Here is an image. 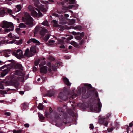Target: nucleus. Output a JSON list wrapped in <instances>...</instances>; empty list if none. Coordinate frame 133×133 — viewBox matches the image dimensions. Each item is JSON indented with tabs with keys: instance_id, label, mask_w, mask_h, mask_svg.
Wrapping results in <instances>:
<instances>
[{
	"instance_id": "obj_1",
	"label": "nucleus",
	"mask_w": 133,
	"mask_h": 133,
	"mask_svg": "<svg viewBox=\"0 0 133 133\" xmlns=\"http://www.w3.org/2000/svg\"><path fill=\"white\" fill-rule=\"evenodd\" d=\"M16 67L19 69L16 70L14 74V76L16 78L10 77L8 78L9 80L6 81V85H14L16 88H18L19 86V84L17 82L18 80L21 82H23L24 80V73L22 70L23 68L22 65L19 63H17Z\"/></svg>"
},
{
	"instance_id": "obj_2",
	"label": "nucleus",
	"mask_w": 133,
	"mask_h": 133,
	"mask_svg": "<svg viewBox=\"0 0 133 133\" xmlns=\"http://www.w3.org/2000/svg\"><path fill=\"white\" fill-rule=\"evenodd\" d=\"M86 88H88L89 89L92 88V87L91 84H82L79 87L77 88V94L73 95L70 97V98L74 99L77 95H79L81 93V89H82V93L83 95L86 92Z\"/></svg>"
},
{
	"instance_id": "obj_3",
	"label": "nucleus",
	"mask_w": 133,
	"mask_h": 133,
	"mask_svg": "<svg viewBox=\"0 0 133 133\" xmlns=\"http://www.w3.org/2000/svg\"><path fill=\"white\" fill-rule=\"evenodd\" d=\"M24 16L22 17V20L23 21H26L25 24L26 26L30 28L33 25L34 20L32 17H31L29 14L26 12L24 14Z\"/></svg>"
},
{
	"instance_id": "obj_4",
	"label": "nucleus",
	"mask_w": 133,
	"mask_h": 133,
	"mask_svg": "<svg viewBox=\"0 0 133 133\" xmlns=\"http://www.w3.org/2000/svg\"><path fill=\"white\" fill-rule=\"evenodd\" d=\"M66 106L65 105L62 108H58V110L60 113L56 114L55 117L57 119H61L62 120L66 118L67 115L66 113L64 112V110L66 109Z\"/></svg>"
},
{
	"instance_id": "obj_5",
	"label": "nucleus",
	"mask_w": 133,
	"mask_h": 133,
	"mask_svg": "<svg viewBox=\"0 0 133 133\" xmlns=\"http://www.w3.org/2000/svg\"><path fill=\"white\" fill-rule=\"evenodd\" d=\"M2 27L6 28L5 29L6 32H8L14 30V26L13 24L5 21H3Z\"/></svg>"
},
{
	"instance_id": "obj_6",
	"label": "nucleus",
	"mask_w": 133,
	"mask_h": 133,
	"mask_svg": "<svg viewBox=\"0 0 133 133\" xmlns=\"http://www.w3.org/2000/svg\"><path fill=\"white\" fill-rule=\"evenodd\" d=\"M2 71L1 74V76L3 77L6 75L11 68L10 65H5L1 67Z\"/></svg>"
},
{
	"instance_id": "obj_7",
	"label": "nucleus",
	"mask_w": 133,
	"mask_h": 133,
	"mask_svg": "<svg viewBox=\"0 0 133 133\" xmlns=\"http://www.w3.org/2000/svg\"><path fill=\"white\" fill-rule=\"evenodd\" d=\"M11 53L18 59H20L23 57V52L20 49H18L16 52H12Z\"/></svg>"
},
{
	"instance_id": "obj_8",
	"label": "nucleus",
	"mask_w": 133,
	"mask_h": 133,
	"mask_svg": "<svg viewBox=\"0 0 133 133\" xmlns=\"http://www.w3.org/2000/svg\"><path fill=\"white\" fill-rule=\"evenodd\" d=\"M109 121V120L105 118V117H102L99 118V123L100 124H102L105 126H107L108 124Z\"/></svg>"
},
{
	"instance_id": "obj_9",
	"label": "nucleus",
	"mask_w": 133,
	"mask_h": 133,
	"mask_svg": "<svg viewBox=\"0 0 133 133\" xmlns=\"http://www.w3.org/2000/svg\"><path fill=\"white\" fill-rule=\"evenodd\" d=\"M74 5H69L67 6L66 7L62 8L61 10H58L57 11L58 13L61 14L65 12L66 11V9L67 8L71 9L73 8Z\"/></svg>"
},
{
	"instance_id": "obj_10",
	"label": "nucleus",
	"mask_w": 133,
	"mask_h": 133,
	"mask_svg": "<svg viewBox=\"0 0 133 133\" xmlns=\"http://www.w3.org/2000/svg\"><path fill=\"white\" fill-rule=\"evenodd\" d=\"M98 107L96 108H94V110L96 112H99L101 111V109L102 107V104L98 99V102H97Z\"/></svg>"
},
{
	"instance_id": "obj_11",
	"label": "nucleus",
	"mask_w": 133,
	"mask_h": 133,
	"mask_svg": "<svg viewBox=\"0 0 133 133\" xmlns=\"http://www.w3.org/2000/svg\"><path fill=\"white\" fill-rule=\"evenodd\" d=\"M24 55L25 56L27 57H30L34 55L33 53L30 51L29 49L27 48L25 50L24 53Z\"/></svg>"
},
{
	"instance_id": "obj_12",
	"label": "nucleus",
	"mask_w": 133,
	"mask_h": 133,
	"mask_svg": "<svg viewBox=\"0 0 133 133\" xmlns=\"http://www.w3.org/2000/svg\"><path fill=\"white\" fill-rule=\"evenodd\" d=\"M32 42L35 43L38 45H39L40 44V42L38 41L34 38H31L30 39L27 41V43L28 44H29Z\"/></svg>"
},
{
	"instance_id": "obj_13",
	"label": "nucleus",
	"mask_w": 133,
	"mask_h": 133,
	"mask_svg": "<svg viewBox=\"0 0 133 133\" xmlns=\"http://www.w3.org/2000/svg\"><path fill=\"white\" fill-rule=\"evenodd\" d=\"M48 32V30L44 27H41L40 34L42 36H44Z\"/></svg>"
},
{
	"instance_id": "obj_14",
	"label": "nucleus",
	"mask_w": 133,
	"mask_h": 133,
	"mask_svg": "<svg viewBox=\"0 0 133 133\" xmlns=\"http://www.w3.org/2000/svg\"><path fill=\"white\" fill-rule=\"evenodd\" d=\"M59 97L60 99L63 100H65L68 98L67 96L65 95H64L63 92H61L59 93Z\"/></svg>"
},
{
	"instance_id": "obj_15",
	"label": "nucleus",
	"mask_w": 133,
	"mask_h": 133,
	"mask_svg": "<svg viewBox=\"0 0 133 133\" xmlns=\"http://www.w3.org/2000/svg\"><path fill=\"white\" fill-rule=\"evenodd\" d=\"M40 71L41 73L45 74L47 72V67L46 66L40 67Z\"/></svg>"
},
{
	"instance_id": "obj_16",
	"label": "nucleus",
	"mask_w": 133,
	"mask_h": 133,
	"mask_svg": "<svg viewBox=\"0 0 133 133\" xmlns=\"http://www.w3.org/2000/svg\"><path fill=\"white\" fill-rule=\"evenodd\" d=\"M47 65L51 69H52L54 71H56V68L55 65H51V63L50 62L48 63H47Z\"/></svg>"
},
{
	"instance_id": "obj_17",
	"label": "nucleus",
	"mask_w": 133,
	"mask_h": 133,
	"mask_svg": "<svg viewBox=\"0 0 133 133\" xmlns=\"http://www.w3.org/2000/svg\"><path fill=\"white\" fill-rule=\"evenodd\" d=\"M28 107V105L27 103H24L22 104L21 109L23 111L24 110L26 109Z\"/></svg>"
},
{
	"instance_id": "obj_18",
	"label": "nucleus",
	"mask_w": 133,
	"mask_h": 133,
	"mask_svg": "<svg viewBox=\"0 0 133 133\" xmlns=\"http://www.w3.org/2000/svg\"><path fill=\"white\" fill-rule=\"evenodd\" d=\"M16 8L14 10L15 12H17L20 11L22 8L21 5L20 4L17 5H16Z\"/></svg>"
},
{
	"instance_id": "obj_19",
	"label": "nucleus",
	"mask_w": 133,
	"mask_h": 133,
	"mask_svg": "<svg viewBox=\"0 0 133 133\" xmlns=\"http://www.w3.org/2000/svg\"><path fill=\"white\" fill-rule=\"evenodd\" d=\"M63 80L64 83L68 86H70L71 84V83L69 82L68 79L66 78H63Z\"/></svg>"
},
{
	"instance_id": "obj_20",
	"label": "nucleus",
	"mask_w": 133,
	"mask_h": 133,
	"mask_svg": "<svg viewBox=\"0 0 133 133\" xmlns=\"http://www.w3.org/2000/svg\"><path fill=\"white\" fill-rule=\"evenodd\" d=\"M8 36L9 37L11 38H14L16 39H19V37L18 36H16L15 35H14V34H12L11 33H10L8 35Z\"/></svg>"
},
{
	"instance_id": "obj_21",
	"label": "nucleus",
	"mask_w": 133,
	"mask_h": 133,
	"mask_svg": "<svg viewBox=\"0 0 133 133\" xmlns=\"http://www.w3.org/2000/svg\"><path fill=\"white\" fill-rule=\"evenodd\" d=\"M37 49V48L35 46H32L30 48V52L33 53H35L36 52V50Z\"/></svg>"
},
{
	"instance_id": "obj_22",
	"label": "nucleus",
	"mask_w": 133,
	"mask_h": 133,
	"mask_svg": "<svg viewBox=\"0 0 133 133\" xmlns=\"http://www.w3.org/2000/svg\"><path fill=\"white\" fill-rule=\"evenodd\" d=\"M70 44L76 47H79V45L78 44L74 41H72L70 42Z\"/></svg>"
},
{
	"instance_id": "obj_23",
	"label": "nucleus",
	"mask_w": 133,
	"mask_h": 133,
	"mask_svg": "<svg viewBox=\"0 0 133 133\" xmlns=\"http://www.w3.org/2000/svg\"><path fill=\"white\" fill-rule=\"evenodd\" d=\"M31 15L32 16L34 17H37L38 16L37 13L35 10L31 12Z\"/></svg>"
},
{
	"instance_id": "obj_24",
	"label": "nucleus",
	"mask_w": 133,
	"mask_h": 133,
	"mask_svg": "<svg viewBox=\"0 0 133 133\" xmlns=\"http://www.w3.org/2000/svg\"><path fill=\"white\" fill-rule=\"evenodd\" d=\"M40 28L41 27H39L38 26H36L34 31V33L35 34H37V33L38 32L39 30H40Z\"/></svg>"
},
{
	"instance_id": "obj_25",
	"label": "nucleus",
	"mask_w": 133,
	"mask_h": 133,
	"mask_svg": "<svg viewBox=\"0 0 133 133\" xmlns=\"http://www.w3.org/2000/svg\"><path fill=\"white\" fill-rule=\"evenodd\" d=\"M40 63L39 65V66L40 67H42V66L44 65L46 63V62L44 61H43L42 59H40Z\"/></svg>"
},
{
	"instance_id": "obj_26",
	"label": "nucleus",
	"mask_w": 133,
	"mask_h": 133,
	"mask_svg": "<svg viewBox=\"0 0 133 133\" xmlns=\"http://www.w3.org/2000/svg\"><path fill=\"white\" fill-rule=\"evenodd\" d=\"M55 94L54 92L52 91H49L48 92L47 95L49 97H51L54 95Z\"/></svg>"
},
{
	"instance_id": "obj_27",
	"label": "nucleus",
	"mask_w": 133,
	"mask_h": 133,
	"mask_svg": "<svg viewBox=\"0 0 133 133\" xmlns=\"http://www.w3.org/2000/svg\"><path fill=\"white\" fill-rule=\"evenodd\" d=\"M73 38V37L72 36H69L68 37H67L66 38H65L64 37H63L62 38V40L66 39L67 41H69L71 39H72Z\"/></svg>"
},
{
	"instance_id": "obj_28",
	"label": "nucleus",
	"mask_w": 133,
	"mask_h": 133,
	"mask_svg": "<svg viewBox=\"0 0 133 133\" xmlns=\"http://www.w3.org/2000/svg\"><path fill=\"white\" fill-rule=\"evenodd\" d=\"M28 8V9L31 11V12L34 10V9H35L33 6L31 5H29Z\"/></svg>"
},
{
	"instance_id": "obj_29",
	"label": "nucleus",
	"mask_w": 133,
	"mask_h": 133,
	"mask_svg": "<svg viewBox=\"0 0 133 133\" xmlns=\"http://www.w3.org/2000/svg\"><path fill=\"white\" fill-rule=\"evenodd\" d=\"M38 117L41 120H44V117L43 116V115L39 113H38Z\"/></svg>"
},
{
	"instance_id": "obj_30",
	"label": "nucleus",
	"mask_w": 133,
	"mask_h": 133,
	"mask_svg": "<svg viewBox=\"0 0 133 133\" xmlns=\"http://www.w3.org/2000/svg\"><path fill=\"white\" fill-rule=\"evenodd\" d=\"M42 24L44 26H48L49 25L47 21H45L42 23Z\"/></svg>"
},
{
	"instance_id": "obj_31",
	"label": "nucleus",
	"mask_w": 133,
	"mask_h": 133,
	"mask_svg": "<svg viewBox=\"0 0 133 133\" xmlns=\"http://www.w3.org/2000/svg\"><path fill=\"white\" fill-rule=\"evenodd\" d=\"M26 25H25L24 23H20L19 25V27L21 28H26Z\"/></svg>"
},
{
	"instance_id": "obj_32",
	"label": "nucleus",
	"mask_w": 133,
	"mask_h": 133,
	"mask_svg": "<svg viewBox=\"0 0 133 133\" xmlns=\"http://www.w3.org/2000/svg\"><path fill=\"white\" fill-rule=\"evenodd\" d=\"M57 65V67L58 68H60L61 66H62L63 65L62 63L61 62H59L57 63L56 64Z\"/></svg>"
},
{
	"instance_id": "obj_33",
	"label": "nucleus",
	"mask_w": 133,
	"mask_h": 133,
	"mask_svg": "<svg viewBox=\"0 0 133 133\" xmlns=\"http://www.w3.org/2000/svg\"><path fill=\"white\" fill-rule=\"evenodd\" d=\"M43 105L41 103H39L38 106V108L40 110H42L43 109Z\"/></svg>"
},
{
	"instance_id": "obj_34",
	"label": "nucleus",
	"mask_w": 133,
	"mask_h": 133,
	"mask_svg": "<svg viewBox=\"0 0 133 133\" xmlns=\"http://www.w3.org/2000/svg\"><path fill=\"white\" fill-rule=\"evenodd\" d=\"M6 43H7V41L4 39H3L0 42V46L3 44Z\"/></svg>"
},
{
	"instance_id": "obj_35",
	"label": "nucleus",
	"mask_w": 133,
	"mask_h": 133,
	"mask_svg": "<svg viewBox=\"0 0 133 133\" xmlns=\"http://www.w3.org/2000/svg\"><path fill=\"white\" fill-rule=\"evenodd\" d=\"M4 83L3 81H0V88L2 89H4L3 86L2 84V83Z\"/></svg>"
},
{
	"instance_id": "obj_36",
	"label": "nucleus",
	"mask_w": 133,
	"mask_h": 133,
	"mask_svg": "<svg viewBox=\"0 0 133 133\" xmlns=\"http://www.w3.org/2000/svg\"><path fill=\"white\" fill-rule=\"evenodd\" d=\"M55 42V41L53 40H49V43H47L48 45H52V43Z\"/></svg>"
},
{
	"instance_id": "obj_37",
	"label": "nucleus",
	"mask_w": 133,
	"mask_h": 133,
	"mask_svg": "<svg viewBox=\"0 0 133 133\" xmlns=\"http://www.w3.org/2000/svg\"><path fill=\"white\" fill-rule=\"evenodd\" d=\"M111 116V114L110 113H108L106 115V116L105 118L108 120H109V118Z\"/></svg>"
},
{
	"instance_id": "obj_38",
	"label": "nucleus",
	"mask_w": 133,
	"mask_h": 133,
	"mask_svg": "<svg viewBox=\"0 0 133 133\" xmlns=\"http://www.w3.org/2000/svg\"><path fill=\"white\" fill-rule=\"evenodd\" d=\"M74 29H78L80 30L81 29V27L80 25H77L74 27Z\"/></svg>"
},
{
	"instance_id": "obj_39",
	"label": "nucleus",
	"mask_w": 133,
	"mask_h": 133,
	"mask_svg": "<svg viewBox=\"0 0 133 133\" xmlns=\"http://www.w3.org/2000/svg\"><path fill=\"white\" fill-rule=\"evenodd\" d=\"M75 0H67V2L70 4H72L75 3Z\"/></svg>"
},
{
	"instance_id": "obj_40",
	"label": "nucleus",
	"mask_w": 133,
	"mask_h": 133,
	"mask_svg": "<svg viewBox=\"0 0 133 133\" xmlns=\"http://www.w3.org/2000/svg\"><path fill=\"white\" fill-rule=\"evenodd\" d=\"M50 37V36L49 35H46V36H45L44 38V40L45 41H47L48 39Z\"/></svg>"
},
{
	"instance_id": "obj_41",
	"label": "nucleus",
	"mask_w": 133,
	"mask_h": 133,
	"mask_svg": "<svg viewBox=\"0 0 133 133\" xmlns=\"http://www.w3.org/2000/svg\"><path fill=\"white\" fill-rule=\"evenodd\" d=\"M40 59H38L35 62V64L36 66H37L40 62Z\"/></svg>"
},
{
	"instance_id": "obj_42",
	"label": "nucleus",
	"mask_w": 133,
	"mask_h": 133,
	"mask_svg": "<svg viewBox=\"0 0 133 133\" xmlns=\"http://www.w3.org/2000/svg\"><path fill=\"white\" fill-rule=\"evenodd\" d=\"M22 130H14L13 131V133H20L22 132Z\"/></svg>"
},
{
	"instance_id": "obj_43",
	"label": "nucleus",
	"mask_w": 133,
	"mask_h": 133,
	"mask_svg": "<svg viewBox=\"0 0 133 133\" xmlns=\"http://www.w3.org/2000/svg\"><path fill=\"white\" fill-rule=\"evenodd\" d=\"M36 9L37 10L38 13V16L40 17H41L43 15L37 9Z\"/></svg>"
},
{
	"instance_id": "obj_44",
	"label": "nucleus",
	"mask_w": 133,
	"mask_h": 133,
	"mask_svg": "<svg viewBox=\"0 0 133 133\" xmlns=\"http://www.w3.org/2000/svg\"><path fill=\"white\" fill-rule=\"evenodd\" d=\"M48 59L50 60L53 61L54 60V58L52 56H50L48 57Z\"/></svg>"
},
{
	"instance_id": "obj_45",
	"label": "nucleus",
	"mask_w": 133,
	"mask_h": 133,
	"mask_svg": "<svg viewBox=\"0 0 133 133\" xmlns=\"http://www.w3.org/2000/svg\"><path fill=\"white\" fill-rule=\"evenodd\" d=\"M5 115L6 116H10L11 115V114L9 112H5L4 113Z\"/></svg>"
},
{
	"instance_id": "obj_46",
	"label": "nucleus",
	"mask_w": 133,
	"mask_h": 133,
	"mask_svg": "<svg viewBox=\"0 0 133 133\" xmlns=\"http://www.w3.org/2000/svg\"><path fill=\"white\" fill-rule=\"evenodd\" d=\"M90 128L92 129H93L94 128V126L92 124H91L90 125Z\"/></svg>"
},
{
	"instance_id": "obj_47",
	"label": "nucleus",
	"mask_w": 133,
	"mask_h": 133,
	"mask_svg": "<svg viewBox=\"0 0 133 133\" xmlns=\"http://www.w3.org/2000/svg\"><path fill=\"white\" fill-rule=\"evenodd\" d=\"M8 12L10 14V15H11L12 13V11L11 10L8 9Z\"/></svg>"
},
{
	"instance_id": "obj_48",
	"label": "nucleus",
	"mask_w": 133,
	"mask_h": 133,
	"mask_svg": "<svg viewBox=\"0 0 133 133\" xmlns=\"http://www.w3.org/2000/svg\"><path fill=\"white\" fill-rule=\"evenodd\" d=\"M113 129L111 128H109L108 129V132H110L112 131L113 130Z\"/></svg>"
},
{
	"instance_id": "obj_49",
	"label": "nucleus",
	"mask_w": 133,
	"mask_h": 133,
	"mask_svg": "<svg viewBox=\"0 0 133 133\" xmlns=\"http://www.w3.org/2000/svg\"><path fill=\"white\" fill-rule=\"evenodd\" d=\"M70 22L71 24H73L75 23V21L74 19H72L70 21Z\"/></svg>"
},
{
	"instance_id": "obj_50",
	"label": "nucleus",
	"mask_w": 133,
	"mask_h": 133,
	"mask_svg": "<svg viewBox=\"0 0 133 133\" xmlns=\"http://www.w3.org/2000/svg\"><path fill=\"white\" fill-rule=\"evenodd\" d=\"M22 42V40L21 39L18 41V44H21Z\"/></svg>"
},
{
	"instance_id": "obj_51",
	"label": "nucleus",
	"mask_w": 133,
	"mask_h": 133,
	"mask_svg": "<svg viewBox=\"0 0 133 133\" xmlns=\"http://www.w3.org/2000/svg\"><path fill=\"white\" fill-rule=\"evenodd\" d=\"M76 39L79 40H81L82 39V38L80 37L77 36L76 37Z\"/></svg>"
},
{
	"instance_id": "obj_52",
	"label": "nucleus",
	"mask_w": 133,
	"mask_h": 133,
	"mask_svg": "<svg viewBox=\"0 0 133 133\" xmlns=\"http://www.w3.org/2000/svg\"><path fill=\"white\" fill-rule=\"evenodd\" d=\"M20 29L19 28H16L15 30L16 32L18 33L20 30Z\"/></svg>"
},
{
	"instance_id": "obj_53",
	"label": "nucleus",
	"mask_w": 133,
	"mask_h": 133,
	"mask_svg": "<svg viewBox=\"0 0 133 133\" xmlns=\"http://www.w3.org/2000/svg\"><path fill=\"white\" fill-rule=\"evenodd\" d=\"M133 125V121L131 122L129 124V126L130 127H131Z\"/></svg>"
},
{
	"instance_id": "obj_54",
	"label": "nucleus",
	"mask_w": 133,
	"mask_h": 133,
	"mask_svg": "<svg viewBox=\"0 0 133 133\" xmlns=\"http://www.w3.org/2000/svg\"><path fill=\"white\" fill-rule=\"evenodd\" d=\"M15 40H13L9 42V43L12 44L14 43L15 42Z\"/></svg>"
},
{
	"instance_id": "obj_55",
	"label": "nucleus",
	"mask_w": 133,
	"mask_h": 133,
	"mask_svg": "<svg viewBox=\"0 0 133 133\" xmlns=\"http://www.w3.org/2000/svg\"><path fill=\"white\" fill-rule=\"evenodd\" d=\"M84 35V32H82L80 34V36L81 37H83Z\"/></svg>"
},
{
	"instance_id": "obj_56",
	"label": "nucleus",
	"mask_w": 133,
	"mask_h": 133,
	"mask_svg": "<svg viewBox=\"0 0 133 133\" xmlns=\"http://www.w3.org/2000/svg\"><path fill=\"white\" fill-rule=\"evenodd\" d=\"M45 116L46 117L48 118V115L49 114L47 112H45Z\"/></svg>"
},
{
	"instance_id": "obj_57",
	"label": "nucleus",
	"mask_w": 133,
	"mask_h": 133,
	"mask_svg": "<svg viewBox=\"0 0 133 133\" xmlns=\"http://www.w3.org/2000/svg\"><path fill=\"white\" fill-rule=\"evenodd\" d=\"M24 126L26 127H29V125L28 124H25L24 125Z\"/></svg>"
},
{
	"instance_id": "obj_58",
	"label": "nucleus",
	"mask_w": 133,
	"mask_h": 133,
	"mask_svg": "<svg viewBox=\"0 0 133 133\" xmlns=\"http://www.w3.org/2000/svg\"><path fill=\"white\" fill-rule=\"evenodd\" d=\"M64 16L66 17H69V15L67 14H65Z\"/></svg>"
},
{
	"instance_id": "obj_59",
	"label": "nucleus",
	"mask_w": 133,
	"mask_h": 133,
	"mask_svg": "<svg viewBox=\"0 0 133 133\" xmlns=\"http://www.w3.org/2000/svg\"><path fill=\"white\" fill-rule=\"evenodd\" d=\"M24 92L23 91H20L19 92V93L21 95H23L24 94Z\"/></svg>"
},
{
	"instance_id": "obj_60",
	"label": "nucleus",
	"mask_w": 133,
	"mask_h": 133,
	"mask_svg": "<svg viewBox=\"0 0 133 133\" xmlns=\"http://www.w3.org/2000/svg\"><path fill=\"white\" fill-rule=\"evenodd\" d=\"M65 46L63 45H62L60 46V48H64Z\"/></svg>"
},
{
	"instance_id": "obj_61",
	"label": "nucleus",
	"mask_w": 133,
	"mask_h": 133,
	"mask_svg": "<svg viewBox=\"0 0 133 133\" xmlns=\"http://www.w3.org/2000/svg\"><path fill=\"white\" fill-rule=\"evenodd\" d=\"M49 110H50V113L52 112V110H52V109H51V107H50L49 108Z\"/></svg>"
},
{
	"instance_id": "obj_62",
	"label": "nucleus",
	"mask_w": 133,
	"mask_h": 133,
	"mask_svg": "<svg viewBox=\"0 0 133 133\" xmlns=\"http://www.w3.org/2000/svg\"><path fill=\"white\" fill-rule=\"evenodd\" d=\"M66 41H63L61 39V40L60 41V42H65Z\"/></svg>"
},
{
	"instance_id": "obj_63",
	"label": "nucleus",
	"mask_w": 133,
	"mask_h": 133,
	"mask_svg": "<svg viewBox=\"0 0 133 133\" xmlns=\"http://www.w3.org/2000/svg\"><path fill=\"white\" fill-rule=\"evenodd\" d=\"M72 48V46H69V49H71Z\"/></svg>"
},
{
	"instance_id": "obj_64",
	"label": "nucleus",
	"mask_w": 133,
	"mask_h": 133,
	"mask_svg": "<svg viewBox=\"0 0 133 133\" xmlns=\"http://www.w3.org/2000/svg\"><path fill=\"white\" fill-rule=\"evenodd\" d=\"M129 127H127V130L128 133L129 132Z\"/></svg>"
}]
</instances>
